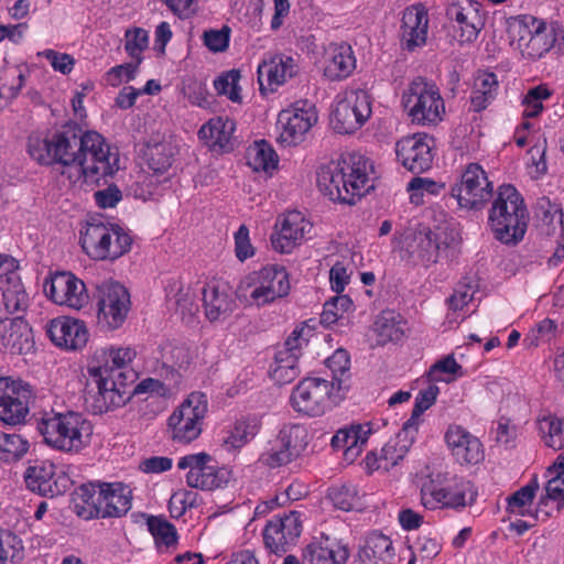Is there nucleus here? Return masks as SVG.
I'll list each match as a JSON object with an SVG mask.
<instances>
[{
  "label": "nucleus",
  "instance_id": "37",
  "mask_svg": "<svg viewBox=\"0 0 564 564\" xmlns=\"http://www.w3.org/2000/svg\"><path fill=\"white\" fill-rule=\"evenodd\" d=\"M79 243L90 259H106V219L102 215L87 218L80 229Z\"/></svg>",
  "mask_w": 564,
  "mask_h": 564
},
{
  "label": "nucleus",
  "instance_id": "28",
  "mask_svg": "<svg viewBox=\"0 0 564 564\" xmlns=\"http://www.w3.org/2000/svg\"><path fill=\"white\" fill-rule=\"evenodd\" d=\"M46 334L57 347L66 350H77L88 340V332L84 322L61 316L48 322Z\"/></svg>",
  "mask_w": 564,
  "mask_h": 564
},
{
  "label": "nucleus",
  "instance_id": "6",
  "mask_svg": "<svg viewBox=\"0 0 564 564\" xmlns=\"http://www.w3.org/2000/svg\"><path fill=\"white\" fill-rule=\"evenodd\" d=\"M290 288L286 269L280 264H267L240 281L237 296L250 305L261 307L286 296Z\"/></svg>",
  "mask_w": 564,
  "mask_h": 564
},
{
  "label": "nucleus",
  "instance_id": "42",
  "mask_svg": "<svg viewBox=\"0 0 564 564\" xmlns=\"http://www.w3.org/2000/svg\"><path fill=\"white\" fill-rule=\"evenodd\" d=\"M539 489L536 480H531L525 486L521 487L512 495H510L506 501V511L509 517H528L532 520L535 519V509L533 501Z\"/></svg>",
  "mask_w": 564,
  "mask_h": 564
},
{
  "label": "nucleus",
  "instance_id": "30",
  "mask_svg": "<svg viewBox=\"0 0 564 564\" xmlns=\"http://www.w3.org/2000/svg\"><path fill=\"white\" fill-rule=\"evenodd\" d=\"M357 66L355 52L346 42L329 43L324 54V76L340 82L352 75Z\"/></svg>",
  "mask_w": 564,
  "mask_h": 564
},
{
  "label": "nucleus",
  "instance_id": "61",
  "mask_svg": "<svg viewBox=\"0 0 564 564\" xmlns=\"http://www.w3.org/2000/svg\"><path fill=\"white\" fill-rule=\"evenodd\" d=\"M293 459L294 458L284 446L280 444L276 437L268 443V446L259 457V462L269 468H278L288 465Z\"/></svg>",
  "mask_w": 564,
  "mask_h": 564
},
{
  "label": "nucleus",
  "instance_id": "51",
  "mask_svg": "<svg viewBox=\"0 0 564 564\" xmlns=\"http://www.w3.org/2000/svg\"><path fill=\"white\" fill-rule=\"evenodd\" d=\"M132 489L121 481L108 482V518H120L132 507Z\"/></svg>",
  "mask_w": 564,
  "mask_h": 564
},
{
  "label": "nucleus",
  "instance_id": "45",
  "mask_svg": "<svg viewBox=\"0 0 564 564\" xmlns=\"http://www.w3.org/2000/svg\"><path fill=\"white\" fill-rule=\"evenodd\" d=\"M269 373L279 384L290 383L300 375L299 354L285 348L279 350L270 365Z\"/></svg>",
  "mask_w": 564,
  "mask_h": 564
},
{
  "label": "nucleus",
  "instance_id": "23",
  "mask_svg": "<svg viewBox=\"0 0 564 564\" xmlns=\"http://www.w3.org/2000/svg\"><path fill=\"white\" fill-rule=\"evenodd\" d=\"M212 457L206 453L183 456L177 462L178 469H188L186 482L192 488L213 490L221 486L223 479L216 466L212 465Z\"/></svg>",
  "mask_w": 564,
  "mask_h": 564
},
{
  "label": "nucleus",
  "instance_id": "27",
  "mask_svg": "<svg viewBox=\"0 0 564 564\" xmlns=\"http://www.w3.org/2000/svg\"><path fill=\"white\" fill-rule=\"evenodd\" d=\"M202 295L205 316L209 322L224 321L236 310L232 290L226 282H208Z\"/></svg>",
  "mask_w": 564,
  "mask_h": 564
},
{
  "label": "nucleus",
  "instance_id": "46",
  "mask_svg": "<svg viewBox=\"0 0 564 564\" xmlns=\"http://www.w3.org/2000/svg\"><path fill=\"white\" fill-rule=\"evenodd\" d=\"M4 310L9 314H24L30 305V297L21 281V278H13L11 283H3L0 286Z\"/></svg>",
  "mask_w": 564,
  "mask_h": 564
},
{
  "label": "nucleus",
  "instance_id": "48",
  "mask_svg": "<svg viewBox=\"0 0 564 564\" xmlns=\"http://www.w3.org/2000/svg\"><path fill=\"white\" fill-rule=\"evenodd\" d=\"M540 21L541 19L530 14L509 18L507 20V32L511 46L520 51L521 45L530 39Z\"/></svg>",
  "mask_w": 564,
  "mask_h": 564
},
{
  "label": "nucleus",
  "instance_id": "33",
  "mask_svg": "<svg viewBox=\"0 0 564 564\" xmlns=\"http://www.w3.org/2000/svg\"><path fill=\"white\" fill-rule=\"evenodd\" d=\"M236 123L228 117H214L204 123L199 131V139L215 152H230L235 145Z\"/></svg>",
  "mask_w": 564,
  "mask_h": 564
},
{
  "label": "nucleus",
  "instance_id": "52",
  "mask_svg": "<svg viewBox=\"0 0 564 564\" xmlns=\"http://www.w3.org/2000/svg\"><path fill=\"white\" fill-rule=\"evenodd\" d=\"M538 427L545 446L555 451L564 448V419L546 414L538 419Z\"/></svg>",
  "mask_w": 564,
  "mask_h": 564
},
{
  "label": "nucleus",
  "instance_id": "39",
  "mask_svg": "<svg viewBox=\"0 0 564 564\" xmlns=\"http://www.w3.org/2000/svg\"><path fill=\"white\" fill-rule=\"evenodd\" d=\"M130 311L129 290L120 282H108V330L121 328Z\"/></svg>",
  "mask_w": 564,
  "mask_h": 564
},
{
  "label": "nucleus",
  "instance_id": "13",
  "mask_svg": "<svg viewBox=\"0 0 564 564\" xmlns=\"http://www.w3.org/2000/svg\"><path fill=\"white\" fill-rule=\"evenodd\" d=\"M35 394L30 383L22 379L0 377V421L17 426L26 423Z\"/></svg>",
  "mask_w": 564,
  "mask_h": 564
},
{
  "label": "nucleus",
  "instance_id": "15",
  "mask_svg": "<svg viewBox=\"0 0 564 564\" xmlns=\"http://www.w3.org/2000/svg\"><path fill=\"white\" fill-rule=\"evenodd\" d=\"M313 224L300 210H288L278 216L270 237L272 249L289 254L312 237Z\"/></svg>",
  "mask_w": 564,
  "mask_h": 564
},
{
  "label": "nucleus",
  "instance_id": "4",
  "mask_svg": "<svg viewBox=\"0 0 564 564\" xmlns=\"http://www.w3.org/2000/svg\"><path fill=\"white\" fill-rule=\"evenodd\" d=\"M529 212L521 194L510 184L498 187L488 214V225L501 243L514 246L527 232Z\"/></svg>",
  "mask_w": 564,
  "mask_h": 564
},
{
  "label": "nucleus",
  "instance_id": "54",
  "mask_svg": "<svg viewBox=\"0 0 564 564\" xmlns=\"http://www.w3.org/2000/svg\"><path fill=\"white\" fill-rule=\"evenodd\" d=\"M133 245L131 230L122 224L108 223V260H117L130 252Z\"/></svg>",
  "mask_w": 564,
  "mask_h": 564
},
{
  "label": "nucleus",
  "instance_id": "17",
  "mask_svg": "<svg viewBox=\"0 0 564 564\" xmlns=\"http://www.w3.org/2000/svg\"><path fill=\"white\" fill-rule=\"evenodd\" d=\"M43 289L46 296L61 306L78 311L88 303L85 283L68 271L50 274Z\"/></svg>",
  "mask_w": 564,
  "mask_h": 564
},
{
  "label": "nucleus",
  "instance_id": "34",
  "mask_svg": "<svg viewBox=\"0 0 564 564\" xmlns=\"http://www.w3.org/2000/svg\"><path fill=\"white\" fill-rule=\"evenodd\" d=\"M166 302L183 321H192L198 313L196 289L181 278H171L165 284Z\"/></svg>",
  "mask_w": 564,
  "mask_h": 564
},
{
  "label": "nucleus",
  "instance_id": "38",
  "mask_svg": "<svg viewBox=\"0 0 564 564\" xmlns=\"http://www.w3.org/2000/svg\"><path fill=\"white\" fill-rule=\"evenodd\" d=\"M358 558L362 564H392L394 560L392 541L380 532L369 533L358 551Z\"/></svg>",
  "mask_w": 564,
  "mask_h": 564
},
{
  "label": "nucleus",
  "instance_id": "47",
  "mask_svg": "<svg viewBox=\"0 0 564 564\" xmlns=\"http://www.w3.org/2000/svg\"><path fill=\"white\" fill-rule=\"evenodd\" d=\"M260 420L257 416H246L237 420L228 431L225 445L228 449H239L249 443L260 430Z\"/></svg>",
  "mask_w": 564,
  "mask_h": 564
},
{
  "label": "nucleus",
  "instance_id": "26",
  "mask_svg": "<svg viewBox=\"0 0 564 564\" xmlns=\"http://www.w3.org/2000/svg\"><path fill=\"white\" fill-rule=\"evenodd\" d=\"M445 442L452 455L462 465H475L484 459V447L479 438L460 425L448 426Z\"/></svg>",
  "mask_w": 564,
  "mask_h": 564
},
{
  "label": "nucleus",
  "instance_id": "31",
  "mask_svg": "<svg viewBox=\"0 0 564 564\" xmlns=\"http://www.w3.org/2000/svg\"><path fill=\"white\" fill-rule=\"evenodd\" d=\"M75 513L85 519L106 518V482L88 481L78 487L74 497Z\"/></svg>",
  "mask_w": 564,
  "mask_h": 564
},
{
  "label": "nucleus",
  "instance_id": "20",
  "mask_svg": "<svg viewBox=\"0 0 564 564\" xmlns=\"http://www.w3.org/2000/svg\"><path fill=\"white\" fill-rule=\"evenodd\" d=\"M302 533L301 513L291 511L272 518L264 528L263 540L272 553L283 554L295 545Z\"/></svg>",
  "mask_w": 564,
  "mask_h": 564
},
{
  "label": "nucleus",
  "instance_id": "59",
  "mask_svg": "<svg viewBox=\"0 0 564 564\" xmlns=\"http://www.w3.org/2000/svg\"><path fill=\"white\" fill-rule=\"evenodd\" d=\"M354 306L351 299L347 295H337L324 304L321 314V323L326 326L335 324L338 319L344 317V314L349 312Z\"/></svg>",
  "mask_w": 564,
  "mask_h": 564
},
{
  "label": "nucleus",
  "instance_id": "35",
  "mask_svg": "<svg viewBox=\"0 0 564 564\" xmlns=\"http://www.w3.org/2000/svg\"><path fill=\"white\" fill-rule=\"evenodd\" d=\"M0 340L11 354H28L33 348L32 329L22 318L0 317Z\"/></svg>",
  "mask_w": 564,
  "mask_h": 564
},
{
  "label": "nucleus",
  "instance_id": "24",
  "mask_svg": "<svg viewBox=\"0 0 564 564\" xmlns=\"http://www.w3.org/2000/svg\"><path fill=\"white\" fill-rule=\"evenodd\" d=\"M299 72L296 61L284 54L265 57L258 66V82L262 91H274Z\"/></svg>",
  "mask_w": 564,
  "mask_h": 564
},
{
  "label": "nucleus",
  "instance_id": "36",
  "mask_svg": "<svg viewBox=\"0 0 564 564\" xmlns=\"http://www.w3.org/2000/svg\"><path fill=\"white\" fill-rule=\"evenodd\" d=\"M142 160L155 174H164L172 166L176 145L171 139L153 137L143 147Z\"/></svg>",
  "mask_w": 564,
  "mask_h": 564
},
{
  "label": "nucleus",
  "instance_id": "60",
  "mask_svg": "<svg viewBox=\"0 0 564 564\" xmlns=\"http://www.w3.org/2000/svg\"><path fill=\"white\" fill-rule=\"evenodd\" d=\"M328 498L337 509L350 511L359 506L358 490L354 486H334L328 491Z\"/></svg>",
  "mask_w": 564,
  "mask_h": 564
},
{
  "label": "nucleus",
  "instance_id": "19",
  "mask_svg": "<svg viewBox=\"0 0 564 564\" xmlns=\"http://www.w3.org/2000/svg\"><path fill=\"white\" fill-rule=\"evenodd\" d=\"M430 30L429 11L422 3H414L402 11L399 37L403 51L415 52L426 45Z\"/></svg>",
  "mask_w": 564,
  "mask_h": 564
},
{
  "label": "nucleus",
  "instance_id": "41",
  "mask_svg": "<svg viewBox=\"0 0 564 564\" xmlns=\"http://www.w3.org/2000/svg\"><path fill=\"white\" fill-rule=\"evenodd\" d=\"M372 330L377 336L378 345L397 343L404 336L405 322L400 314L384 311L375 321Z\"/></svg>",
  "mask_w": 564,
  "mask_h": 564
},
{
  "label": "nucleus",
  "instance_id": "5",
  "mask_svg": "<svg viewBox=\"0 0 564 564\" xmlns=\"http://www.w3.org/2000/svg\"><path fill=\"white\" fill-rule=\"evenodd\" d=\"M421 503L431 511H462L475 502L477 492L470 481L448 473L429 475L422 482Z\"/></svg>",
  "mask_w": 564,
  "mask_h": 564
},
{
  "label": "nucleus",
  "instance_id": "10",
  "mask_svg": "<svg viewBox=\"0 0 564 564\" xmlns=\"http://www.w3.org/2000/svg\"><path fill=\"white\" fill-rule=\"evenodd\" d=\"M372 97L364 89H347L339 93L333 102L330 126L340 134L359 130L372 115Z\"/></svg>",
  "mask_w": 564,
  "mask_h": 564
},
{
  "label": "nucleus",
  "instance_id": "2",
  "mask_svg": "<svg viewBox=\"0 0 564 564\" xmlns=\"http://www.w3.org/2000/svg\"><path fill=\"white\" fill-rule=\"evenodd\" d=\"M372 164L365 155L351 153L317 170V187L330 200L355 205L372 187Z\"/></svg>",
  "mask_w": 564,
  "mask_h": 564
},
{
  "label": "nucleus",
  "instance_id": "62",
  "mask_svg": "<svg viewBox=\"0 0 564 564\" xmlns=\"http://www.w3.org/2000/svg\"><path fill=\"white\" fill-rule=\"evenodd\" d=\"M462 366L457 364L453 356H446L445 358L435 362L427 376L432 382H449L456 376H462Z\"/></svg>",
  "mask_w": 564,
  "mask_h": 564
},
{
  "label": "nucleus",
  "instance_id": "16",
  "mask_svg": "<svg viewBox=\"0 0 564 564\" xmlns=\"http://www.w3.org/2000/svg\"><path fill=\"white\" fill-rule=\"evenodd\" d=\"M481 6L475 0H452L446 8L452 37L459 44L474 42L485 25Z\"/></svg>",
  "mask_w": 564,
  "mask_h": 564
},
{
  "label": "nucleus",
  "instance_id": "56",
  "mask_svg": "<svg viewBox=\"0 0 564 564\" xmlns=\"http://www.w3.org/2000/svg\"><path fill=\"white\" fill-rule=\"evenodd\" d=\"M240 78L241 75L238 69L227 70L214 80V88L218 95L226 96L232 102L240 104L242 101Z\"/></svg>",
  "mask_w": 564,
  "mask_h": 564
},
{
  "label": "nucleus",
  "instance_id": "64",
  "mask_svg": "<svg viewBox=\"0 0 564 564\" xmlns=\"http://www.w3.org/2000/svg\"><path fill=\"white\" fill-rule=\"evenodd\" d=\"M444 184L437 183L427 177H414L406 186L410 192L411 202L419 204L424 195H438L444 189Z\"/></svg>",
  "mask_w": 564,
  "mask_h": 564
},
{
  "label": "nucleus",
  "instance_id": "9",
  "mask_svg": "<svg viewBox=\"0 0 564 564\" xmlns=\"http://www.w3.org/2000/svg\"><path fill=\"white\" fill-rule=\"evenodd\" d=\"M207 412L206 394L199 391L191 392L167 419L170 438L177 444H189L197 440L203 432Z\"/></svg>",
  "mask_w": 564,
  "mask_h": 564
},
{
  "label": "nucleus",
  "instance_id": "49",
  "mask_svg": "<svg viewBox=\"0 0 564 564\" xmlns=\"http://www.w3.org/2000/svg\"><path fill=\"white\" fill-rule=\"evenodd\" d=\"M247 164L256 172L270 173L276 169L278 155L265 141H258L247 150Z\"/></svg>",
  "mask_w": 564,
  "mask_h": 564
},
{
  "label": "nucleus",
  "instance_id": "55",
  "mask_svg": "<svg viewBox=\"0 0 564 564\" xmlns=\"http://www.w3.org/2000/svg\"><path fill=\"white\" fill-rule=\"evenodd\" d=\"M547 482L545 486V500L564 502V453L560 454L556 462L546 471Z\"/></svg>",
  "mask_w": 564,
  "mask_h": 564
},
{
  "label": "nucleus",
  "instance_id": "63",
  "mask_svg": "<svg viewBox=\"0 0 564 564\" xmlns=\"http://www.w3.org/2000/svg\"><path fill=\"white\" fill-rule=\"evenodd\" d=\"M551 90L544 86L540 85L532 89H530L523 98V117L524 118H534L539 116L543 110V101L551 97Z\"/></svg>",
  "mask_w": 564,
  "mask_h": 564
},
{
  "label": "nucleus",
  "instance_id": "1",
  "mask_svg": "<svg viewBox=\"0 0 564 564\" xmlns=\"http://www.w3.org/2000/svg\"><path fill=\"white\" fill-rule=\"evenodd\" d=\"M102 145L104 138L97 132L89 131L82 135L68 129L50 139L30 135L28 152L42 165H62V174L72 182L83 177L86 184L100 185V181L106 177V152Z\"/></svg>",
  "mask_w": 564,
  "mask_h": 564
},
{
  "label": "nucleus",
  "instance_id": "11",
  "mask_svg": "<svg viewBox=\"0 0 564 564\" xmlns=\"http://www.w3.org/2000/svg\"><path fill=\"white\" fill-rule=\"evenodd\" d=\"M290 402L295 412L317 417L332 410L339 402V395L334 381L308 377L294 387Z\"/></svg>",
  "mask_w": 564,
  "mask_h": 564
},
{
  "label": "nucleus",
  "instance_id": "18",
  "mask_svg": "<svg viewBox=\"0 0 564 564\" xmlns=\"http://www.w3.org/2000/svg\"><path fill=\"white\" fill-rule=\"evenodd\" d=\"M398 163L411 173L420 174L432 167L433 140L425 133L404 135L394 147Z\"/></svg>",
  "mask_w": 564,
  "mask_h": 564
},
{
  "label": "nucleus",
  "instance_id": "21",
  "mask_svg": "<svg viewBox=\"0 0 564 564\" xmlns=\"http://www.w3.org/2000/svg\"><path fill=\"white\" fill-rule=\"evenodd\" d=\"M26 487L44 497H56L65 494L72 486L70 478L63 471H55L51 462H35L24 474Z\"/></svg>",
  "mask_w": 564,
  "mask_h": 564
},
{
  "label": "nucleus",
  "instance_id": "8",
  "mask_svg": "<svg viewBox=\"0 0 564 564\" xmlns=\"http://www.w3.org/2000/svg\"><path fill=\"white\" fill-rule=\"evenodd\" d=\"M402 105L411 122L419 126H435L445 115V102L438 87L422 77L414 78L406 86Z\"/></svg>",
  "mask_w": 564,
  "mask_h": 564
},
{
  "label": "nucleus",
  "instance_id": "53",
  "mask_svg": "<svg viewBox=\"0 0 564 564\" xmlns=\"http://www.w3.org/2000/svg\"><path fill=\"white\" fill-rule=\"evenodd\" d=\"M498 88L497 76L494 73L481 72L475 78L471 93L474 110L480 111L495 98Z\"/></svg>",
  "mask_w": 564,
  "mask_h": 564
},
{
  "label": "nucleus",
  "instance_id": "57",
  "mask_svg": "<svg viewBox=\"0 0 564 564\" xmlns=\"http://www.w3.org/2000/svg\"><path fill=\"white\" fill-rule=\"evenodd\" d=\"M438 392L440 389L435 384H429L425 389L420 390L415 398L411 417L404 424L417 431L421 415L434 404Z\"/></svg>",
  "mask_w": 564,
  "mask_h": 564
},
{
  "label": "nucleus",
  "instance_id": "22",
  "mask_svg": "<svg viewBox=\"0 0 564 564\" xmlns=\"http://www.w3.org/2000/svg\"><path fill=\"white\" fill-rule=\"evenodd\" d=\"M416 434L417 431L403 424L402 430L380 449V453L370 452L367 454L366 468L369 471L379 469L388 471L397 466L408 454Z\"/></svg>",
  "mask_w": 564,
  "mask_h": 564
},
{
  "label": "nucleus",
  "instance_id": "58",
  "mask_svg": "<svg viewBox=\"0 0 564 564\" xmlns=\"http://www.w3.org/2000/svg\"><path fill=\"white\" fill-rule=\"evenodd\" d=\"M124 48L128 55L141 64L142 53L148 48L149 45V33L142 28L128 29L124 33Z\"/></svg>",
  "mask_w": 564,
  "mask_h": 564
},
{
  "label": "nucleus",
  "instance_id": "14",
  "mask_svg": "<svg viewBox=\"0 0 564 564\" xmlns=\"http://www.w3.org/2000/svg\"><path fill=\"white\" fill-rule=\"evenodd\" d=\"M494 185L487 172L478 163H469L463 170L458 182L451 189L452 196L459 207L465 209H481L491 198Z\"/></svg>",
  "mask_w": 564,
  "mask_h": 564
},
{
  "label": "nucleus",
  "instance_id": "44",
  "mask_svg": "<svg viewBox=\"0 0 564 564\" xmlns=\"http://www.w3.org/2000/svg\"><path fill=\"white\" fill-rule=\"evenodd\" d=\"M135 356V349L130 346L109 349L108 357L111 360V366L108 367V379L135 381L137 372L131 367Z\"/></svg>",
  "mask_w": 564,
  "mask_h": 564
},
{
  "label": "nucleus",
  "instance_id": "32",
  "mask_svg": "<svg viewBox=\"0 0 564 564\" xmlns=\"http://www.w3.org/2000/svg\"><path fill=\"white\" fill-rule=\"evenodd\" d=\"M371 434V427L368 423L350 424L339 429L330 440V446L334 451L343 452L346 462H355Z\"/></svg>",
  "mask_w": 564,
  "mask_h": 564
},
{
  "label": "nucleus",
  "instance_id": "50",
  "mask_svg": "<svg viewBox=\"0 0 564 564\" xmlns=\"http://www.w3.org/2000/svg\"><path fill=\"white\" fill-rule=\"evenodd\" d=\"M275 437L293 458H296L308 444V431L302 424H284Z\"/></svg>",
  "mask_w": 564,
  "mask_h": 564
},
{
  "label": "nucleus",
  "instance_id": "25",
  "mask_svg": "<svg viewBox=\"0 0 564 564\" xmlns=\"http://www.w3.org/2000/svg\"><path fill=\"white\" fill-rule=\"evenodd\" d=\"M302 557L305 564H346L349 550L340 540L321 534L306 544Z\"/></svg>",
  "mask_w": 564,
  "mask_h": 564
},
{
  "label": "nucleus",
  "instance_id": "43",
  "mask_svg": "<svg viewBox=\"0 0 564 564\" xmlns=\"http://www.w3.org/2000/svg\"><path fill=\"white\" fill-rule=\"evenodd\" d=\"M555 43V33L547 30V24L541 19L533 34L521 45L519 51L524 58L539 59L544 56Z\"/></svg>",
  "mask_w": 564,
  "mask_h": 564
},
{
  "label": "nucleus",
  "instance_id": "29",
  "mask_svg": "<svg viewBox=\"0 0 564 564\" xmlns=\"http://www.w3.org/2000/svg\"><path fill=\"white\" fill-rule=\"evenodd\" d=\"M104 356L102 350L100 356H93L87 365L88 378L84 390V406L93 415H102L106 411L105 366L100 360Z\"/></svg>",
  "mask_w": 564,
  "mask_h": 564
},
{
  "label": "nucleus",
  "instance_id": "12",
  "mask_svg": "<svg viewBox=\"0 0 564 564\" xmlns=\"http://www.w3.org/2000/svg\"><path fill=\"white\" fill-rule=\"evenodd\" d=\"M318 120L316 108L307 100H297L279 112L276 120L278 142L295 147L305 141Z\"/></svg>",
  "mask_w": 564,
  "mask_h": 564
},
{
  "label": "nucleus",
  "instance_id": "3",
  "mask_svg": "<svg viewBox=\"0 0 564 564\" xmlns=\"http://www.w3.org/2000/svg\"><path fill=\"white\" fill-rule=\"evenodd\" d=\"M457 240L452 223L443 221L434 229L430 227L406 228L394 235V248L402 258L413 265L431 268L440 260L441 253Z\"/></svg>",
  "mask_w": 564,
  "mask_h": 564
},
{
  "label": "nucleus",
  "instance_id": "7",
  "mask_svg": "<svg viewBox=\"0 0 564 564\" xmlns=\"http://www.w3.org/2000/svg\"><path fill=\"white\" fill-rule=\"evenodd\" d=\"M37 431L51 447L63 452H78L90 434L89 424L75 412L45 414L37 422Z\"/></svg>",
  "mask_w": 564,
  "mask_h": 564
},
{
  "label": "nucleus",
  "instance_id": "40",
  "mask_svg": "<svg viewBox=\"0 0 564 564\" xmlns=\"http://www.w3.org/2000/svg\"><path fill=\"white\" fill-rule=\"evenodd\" d=\"M144 520V523L153 536L156 550L160 553L171 552L177 545L178 534L174 524L169 522L162 516H152L147 513L133 514Z\"/></svg>",
  "mask_w": 564,
  "mask_h": 564
}]
</instances>
